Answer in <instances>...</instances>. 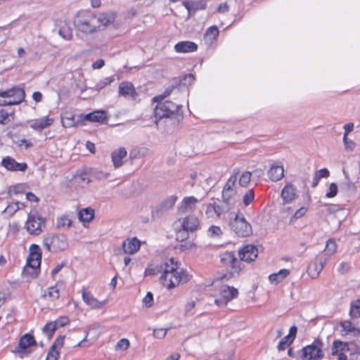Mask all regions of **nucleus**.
<instances>
[{
  "label": "nucleus",
  "instance_id": "f257e3e1",
  "mask_svg": "<svg viewBox=\"0 0 360 360\" xmlns=\"http://www.w3.org/2000/svg\"><path fill=\"white\" fill-rule=\"evenodd\" d=\"M146 276L160 274V284L167 290H172L191 281L193 276L186 269L180 268L179 264L171 257L161 262H151L145 269Z\"/></svg>",
  "mask_w": 360,
  "mask_h": 360
},
{
  "label": "nucleus",
  "instance_id": "f03ea898",
  "mask_svg": "<svg viewBox=\"0 0 360 360\" xmlns=\"http://www.w3.org/2000/svg\"><path fill=\"white\" fill-rule=\"evenodd\" d=\"M220 264L226 270L218 273L215 281H229L239 276L245 265L236 258L233 252L226 251L219 255Z\"/></svg>",
  "mask_w": 360,
  "mask_h": 360
},
{
  "label": "nucleus",
  "instance_id": "7ed1b4c3",
  "mask_svg": "<svg viewBox=\"0 0 360 360\" xmlns=\"http://www.w3.org/2000/svg\"><path fill=\"white\" fill-rule=\"evenodd\" d=\"M42 252L37 244H32L29 248V255L26 264L23 268L22 274L27 278H37L40 272Z\"/></svg>",
  "mask_w": 360,
  "mask_h": 360
},
{
  "label": "nucleus",
  "instance_id": "20e7f679",
  "mask_svg": "<svg viewBox=\"0 0 360 360\" xmlns=\"http://www.w3.org/2000/svg\"><path fill=\"white\" fill-rule=\"evenodd\" d=\"M97 22L96 21V13L91 11H80L74 18V25L80 32L85 34L97 32Z\"/></svg>",
  "mask_w": 360,
  "mask_h": 360
},
{
  "label": "nucleus",
  "instance_id": "39448f33",
  "mask_svg": "<svg viewBox=\"0 0 360 360\" xmlns=\"http://www.w3.org/2000/svg\"><path fill=\"white\" fill-rule=\"evenodd\" d=\"M25 97L23 89L14 86L7 90L0 89V105H14L20 104Z\"/></svg>",
  "mask_w": 360,
  "mask_h": 360
},
{
  "label": "nucleus",
  "instance_id": "423d86ee",
  "mask_svg": "<svg viewBox=\"0 0 360 360\" xmlns=\"http://www.w3.org/2000/svg\"><path fill=\"white\" fill-rule=\"evenodd\" d=\"M153 109V117L155 122L158 125V122L165 117H169L175 113H177L180 108V105L173 103L171 101H161Z\"/></svg>",
  "mask_w": 360,
  "mask_h": 360
},
{
  "label": "nucleus",
  "instance_id": "0eeeda50",
  "mask_svg": "<svg viewBox=\"0 0 360 360\" xmlns=\"http://www.w3.org/2000/svg\"><path fill=\"white\" fill-rule=\"evenodd\" d=\"M37 341L33 335L25 333L20 337L16 347L11 350V352L22 359L32 352L31 347L36 346Z\"/></svg>",
  "mask_w": 360,
  "mask_h": 360
},
{
  "label": "nucleus",
  "instance_id": "6e6552de",
  "mask_svg": "<svg viewBox=\"0 0 360 360\" xmlns=\"http://www.w3.org/2000/svg\"><path fill=\"white\" fill-rule=\"evenodd\" d=\"M181 223V229L177 233V239L183 240L188 237L187 233L196 231L200 226L198 218L194 214L187 215L178 220Z\"/></svg>",
  "mask_w": 360,
  "mask_h": 360
},
{
  "label": "nucleus",
  "instance_id": "1a4fd4ad",
  "mask_svg": "<svg viewBox=\"0 0 360 360\" xmlns=\"http://www.w3.org/2000/svg\"><path fill=\"white\" fill-rule=\"evenodd\" d=\"M44 245L50 252H60L65 250L68 246L66 236L63 234L52 235L44 240Z\"/></svg>",
  "mask_w": 360,
  "mask_h": 360
},
{
  "label": "nucleus",
  "instance_id": "9d476101",
  "mask_svg": "<svg viewBox=\"0 0 360 360\" xmlns=\"http://www.w3.org/2000/svg\"><path fill=\"white\" fill-rule=\"evenodd\" d=\"M323 344L319 339H316L312 344L302 349V358L307 360H321L323 357Z\"/></svg>",
  "mask_w": 360,
  "mask_h": 360
},
{
  "label": "nucleus",
  "instance_id": "9b49d317",
  "mask_svg": "<svg viewBox=\"0 0 360 360\" xmlns=\"http://www.w3.org/2000/svg\"><path fill=\"white\" fill-rule=\"evenodd\" d=\"M231 229L238 236L245 237L248 233V221L241 212H238L230 221Z\"/></svg>",
  "mask_w": 360,
  "mask_h": 360
},
{
  "label": "nucleus",
  "instance_id": "f8f14e48",
  "mask_svg": "<svg viewBox=\"0 0 360 360\" xmlns=\"http://www.w3.org/2000/svg\"><path fill=\"white\" fill-rule=\"evenodd\" d=\"M45 221L37 213H29L25 223L27 231L32 235H39L41 233V226Z\"/></svg>",
  "mask_w": 360,
  "mask_h": 360
},
{
  "label": "nucleus",
  "instance_id": "ddd939ff",
  "mask_svg": "<svg viewBox=\"0 0 360 360\" xmlns=\"http://www.w3.org/2000/svg\"><path fill=\"white\" fill-rule=\"evenodd\" d=\"M238 291L234 287L225 286L219 294V297L216 298L214 303L219 307H225L233 299L238 297Z\"/></svg>",
  "mask_w": 360,
  "mask_h": 360
},
{
  "label": "nucleus",
  "instance_id": "4468645a",
  "mask_svg": "<svg viewBox=\"0 0 360 360\" xmlns=\"http://www.w3.org/2000/svg\"><path fill=\"white\" fill-rule=\"evenodd\" d=\"M82 297L84 302L92 309H101L107 302V300H98L94 295L84 287L82 289Z\"/></svg>",
  "mask_w": 360,
  "mask_h": 360
},
{
  "label": "nucleus",
  "instance_id": "2eb2a0df",
  "mask_svg": "<svg viewBox=\"0 0 360 360\" xmlns=\"http://www.w3.org/2000/svg\"><path fill=\"white\" fill-rule=\"evenodd\" d=\"M116 18V14L113 12H103L96 13L98 32L103 30L107 26L112 24Z\"/></svg>",
  "mask_w": 360,
  "mask_h": 360
},
{
  "label": "nucleus",
  "instance_id": "dca6fc26",
  "mask_svg": "<svg viewBox=\"0 0 360 360\" xmlns=\"http://www.w3.org/2000/svg\"><path fill=\"white\" fill-rule=\"evenodd\" d=\"M1 165L11 172H25L28 167L26 162H18L11 156L4 157L1 160Z\"/></svg>",
  "mask_w": 360,
  "mask_h": 360
},
{
  "label": "nucleus",
  "instance_id": "f3484780",
  "mask_svg": "<svg viewBox=\"0 0 360 360\" xmlns=\"http://www.w3.org/2000/svg\"><path fill=\"white\" fill-rule=\"evenodd\" d=\"M349 352L348 344L340 340H335L331 348V356H337V360H347L346 353Z\"/></svg>",
  "mask_w": 360,
  "mask_h": 360
},
{
  "label": "nucleus",
  "instance_id": "a211bd4d",
  "mask_svg": "<svg viewBox=\"0 0 360 360\" xmlns=\"http://www.w3.org/2000/svg\"><path fill=\"white\" fill-rule=\"evenodd\" d=\"M118 94L124 98L136 99L138 96L134 85L129 81H123L118 86Z\"/></svg>",
  "mask_w": 360,
  "mask_h": 360
},
{
  "label": "nucleus",
  "instance_id": "6ab92c4d",
  "mask_svg": "<svg viewBox=\"0 0 360 360\" xmlns=\"http://www.w3.org/2000/svg\"><path fill=\"white\" fill-rule=\"evenodd\" d=\"M326 262L327 257H324L323 255H317L316 261L308 266L307 271L309 276L313 278H317Z\"/></svg>",
  "mask_w": 360,
  "mask_h": 360
},
{
  "label": "nucleus",
  "instance_id": "aec40b11",
  "mask_svg": "<svg viewBox=\"0 0 360 360\" xmlns=\"http://www.w3.org/2000/svg\"><path fill=\"white\" fill-rule=\"evenodd\" d=\"M199 200L194 196H188L183 198L177 207V212L180 214L193 211Z\"/></svg>",
  "mask_w": 360,
  "mask_h": 360
},
{
  "label": "nucleus",
  "instance_id": "412c9836",
  "mask_svg": "<svg viewBox=\"0 0 360 360\" xmlns=\"http://www.w3.org/2000/svg\"><path fill=\"white\" fill-rule=\"evenodd\" d=\"M54 122V119L49 116L34 119L30 121V127L38 131L51 127Z\"/></svg>",
  "mask_w": 360,
  "mask_h": 360
},
{
  "label": "nucleus",
  "instance_id": "4be33fe9",
  "mask_svg": "<svg viewBox=\"0 0 360 360\" xmlns=\"http://www.w3.org/2000/svg\"><path fill=\"white\" fill-rule=\"evenodd\" d=\"M141 247V241L136 237L129 238L122 243V250L125 254L134 255Z\"/></svg>",
  "mask_w": 360,
  "mask_h": 360
},
{
  "label": "nucleus",
  "instance_id": "5701e85b",
  "mask_svg": "<svg viewBox=\"0 0 360 360\" xmlns=\"http://www.w3.org/2000/svg\"><path fill=\"white\" fill-rule=\"evenodd\" d=\"M198 44L190 41H179L174 46V51L179 53L195 52L198 50Z\"/></svg>",
  "mask_w": 360,
  "mask_h": 360
},
{
  "label": "nucleus",
  "instance_id": "b1692460",
  "mask_svg": "<svg viewBox=\"0 0 360 360\" xmlns=\"http://www.w3.org/2000/svg\"><path fill=\"white\" fill-rule=\"evenodd\" d=\"M127 155V151L124 147H121L117 150H115L111 153V158L115 167L118 168L123 164V159Z\"/></svg>",
  "mask_w": 360,
  "mask_h": 360
},
{
  "label": "nucleus",
  "instance_id": "393cba45",
  "mask_svg": "<svg viewBox=\"0 0 360 360\" xmlns=\"http://www.w3.org/2000/svg\"><path fill=\"white\" fill-rule=\"evenodd\" d=\"M84 120L92 122L104 123L108 120L107 113L105 110H95L84 116Z\"/></svg>",
  "mask_w": 360,
  "mask_h": 360
},
{
  "label": "nucleus",
  "instance_id": "a878e982",
  "mask_svg": "<svg viewBox=\"0 0 360 360\" xmlns=\"http://www.w3.org/2000/svg\"><path fill=\"white\" fill-rule=\"evenodd\" d=\"M77 215L79 219L86 226V224H89L94 219L95 215L94 210L90 207L84 208L78 212Z\"/></svg>",
  "mask_w": 360,
  "mask_h": 360
},
{
  "label": "nucleus",
  "instance_id": "bb28decb",
  "mask_svg": "<svg viewBox=\"0 0 360 360\" xmlns=\"http://www.w3.org/2000/svg\"><path fill=\"white\" fill-rule=\"evenodd\" d=\"M284 174V169L281 165H273L268 171V175L273 181L281 180Z\"/></svg>",
  "mask_w": 360,
  "mask_h": 360
},
{
  "label": "nucleus",
  "instance_id": "cd10ccee",
  "mask_svg": "<svg viewBox=\"0 0 360 360\" xmlns=\"http://www.w3.org/2000/svg\"><path fill=\"white\" fill-rule=\"evenodd\" d=\"M43 298L51 302L56 301L60 297V290L57 285L49 287L42 295Z\"/></svg>",
  "mask_w": 360,
  "mask_h": 360
},
{
  "label": "nucleus",
  "instance_id": "c85d7f7f",
  "mask_svg": "<svg viewBox=\"0 0 360 360\" xmlns=\"http://www.w3.org/2000/svg\"><path fill=\"white\" fill-rule=\"evenodd\" d=\"M219 30L216 25L209 27L205 33V39L210 44L215 42L219 37Z\"/></svg>",
  "mask_w": 360,
  "mask_h": 360
},
{
  "label": "nucleus",
  "instance_id": "c756f323",
  "mask_svg": "<svg viewBox=\"0 0 360 360\" xmlns=\"http://www.w3.org/2000/svg\"><path fill=\"white\" fill-rule=\"evenodd\" d=\"M295 196V189L292 185H286L281 192V197L285 203L291 202Z\"/></svg>",
  "mask_w": 360,
  "mask_h": 360
},
{
  "label": "nucleus",
  "instance_id": "7c9ffc66",
  "mask_svg": "<svg viewBox=\"0 0 360 360\" xmlns=\"http://www.w3.org/2000/svg\"><path fill=\"white\" fill-rule=\"evenodd\" d=\"M222 213L221 207L216 202L209 203L206 206L205 214L208 217H213L214 214L219 218Z\"/></svg>",
  "mask_w": 360,
  "mask_h": 360
},
{
  "label": "nucleus",
  "instance_id": "2f4dec72",
  "mask_svg": "<svg viewBox=\"0 0 360 360\" xmlns=\"http://www.w3.org/2000/svg\"><path fill=\"white\" fill-rule=\"evenodd\" d=\"M290 274L288 269H281L278 272L269 275V280L273 284H278L285 278Z\"/></svg>",
  "mask_w": 360,
  "mask_h": 360
},
{
  "label": "nucleus",
  "instance_id": "473e14b6",
  "mask_svg": "<svg viewBox=\"0 0 360 360\" xmlns=\"http://www.w3.org/2000/svg\"><path fill=\"white\" fill-rule=\"evenodd\" d=\"M337 250V244L333 239H329L326 245L325 249L323 252L319 254V255H323L324 257H327V261L329 257L335 253Z\"/></svg>",
  "mask_w": 360,
  "mask_h": 360
},
{
  "label": "nucleus",
  "instance_id": "72a5a7b5",
  "mask_svg": "<svg viewBox=\"0 0 360 360\" xmlns=\"http://www.w3.org/2000/svg\"><path fill=\"white\" fill-rule=\"evenodd\" d=\"M20 210V204L19 202H10L3 211V214L8 218L12 217L14 214Z\"/></svg>",
  "mask_w": 360,
  "mask_h": 360
},
{
  "label": "nucleus",
  "instance_id": "f704fd0d",
  "mask_svg": "<svg viewBox=\"0 0 360 360\" xmlns=\"http://www.w3.org/2000/svg\"><path fill=\"white\" fill-rule=\"evenodd\" d=\"M76 124L75 115L72 112H66L62 117V124L65 128L72 127Z\"/></svg>",
  "mask_w": 360,
  "mask_h": 360
},
{
  "label": "nucleus",
  "instance_id": "c9c22d12",
  "mask_svg": "<svg viewBox=\"0 0 360 360\" xmlns=\"http://www.w3.org/2000/svg\"><path fill=\"white\" fill-rule=\"evenodd\" d=\"M349 315L352 319L360 317V299L351 302Z\"/></svg>",
  "mask_w": 360,
  "mask_h": 360
},
{
  "label": "nucleus",
  "instance_id": "e433bc0d",
  "mask_svg": "<svg viewBox=\"0 0 360 360\" xmlns=\"http://www.w3.org/2000/svg\"><path fill=\"white\" fill-rule=\"evenodd\" d=\"M75 178L79 184H88L90 182L89 172L86 169L79 170Z\"/></svg>",
  "mask_w": 360,
  "mask_h": 360
},
{
  "label": "nucleus",
  "instance_id": "4c0bfd02",
  "mask_svg": "<svg viewBox=\"0 0 360 360\" xmlns=\"http://www.w3.org/2000/svg\"><path fill=\"white\" fill-rule=\"evenodd\" d=\"M356 185L352 182L347 176H346V181L343 182L340 186L341 192L345 193H353L356 191Z\"/></svg>",
  "mask_w": 360,
  "mask_h": 360
},
{
  "label": "nucleus",
  "instance_id": "58836bf2",
  "mask_svg": "<svg viewBox=\"0 0 360 360\" xmlns=\"http://www.w3.org/2000/svg\"><path fill=\"white\" fill-rule=\"evenodd\" d=\"M56 329L57 327L56 326V323H54L53 321H50L45 324L42 329V331L45 335H47L49 338H51L53 336Z\"/></svg>",
  "mask_w": 360,
  "mask_h": 360
},
{
  "label": "nucleus",
  "instance_id": "ea45409f",
  "mask_svg": "<svg viewBox=\"0 0 360 360\" xmlns=\"http://www.w3.org/2000/svg\"><path fill=\"white\" fill-rule=\"evenodd\" d=\"M264 170L261 167H257L249 171V182L252 181L257 184V180L263 175Z\"/></svg>",
  "mask_w": 360,
  "mask_h": 360
},
{
  "label": "nucleus",
  "instance_id": "a19ab883",
  "mask_svg": "<svg viewBox=\"0 0 360 360\" xmlns=\"http://www.w3.org/2000/svg\"><path fill=\"white\" fill-rule=\"evenodd\" d=\"M72 225V220L68 215H63L57 219L58 228H69Z\"/></svg>",
  "mask_w": 360,
  "mask_h": 360
},
{
  "label": "nucleus",
  "instance_id": "79ce46f5",
  "mask_svg": "<svg viewBox=\"0 0 360 360\" xmlns=\"http://www.w3.org/2000/svg\"><path fill=\"white\" fill-rule=\"evenodd\" d=\"M174 86H170L169 88H167V89H165L162 94H160V95H158V96H154L152 100H151V102L152 103H160L161 101H162L165 98L168 97L172 92L173 89H174Z\"/></svg>",
  "mask_w": 360,
  "mask_h": 360
},
{
  "label": "nucleus",
  "instance_id": "37998d69",
  "mask_svg": "<svg viewBox=\"0 0 360 360\" xmlns=\"http://www.w3.org/2000/svg\"><path fill=\"white\" fill-rule=\"evenodd\" d=\"M235 193L233 188L227 183L222 191V198L224 201L228 202Z\"/></svg>",
  "mask_w": 360,
  "mask_h": 360
},
{
  "label": "nucleus",
  "instance_id": "c03bdc74",
  "mask_svg": "<svg viewBox=\"0 0 360 360\" xmlns=\"http://www.w3.org/2000/svg\"><path fill=\"white\" fill-rule=\"evenodd\" d=\"M130 345V342L128 339L127 338H122L120 340L116 345H115V350L116 351H126L129 349Z\"/></svg>",
  "mask_w": 360,
  "mask_h": 360
},
{
  "label": "nucleus",
  "instance_id": "a18cd8bd",
  "mask_svg": "<svg viewBox=\"0 0 360 360\" xmlns=\"http://www.w3.org/2000/svg\"><path fill=\"white\" fill-rule=\"evenodd\" d=\"M60 355L59 349H56L55 345H52L49 351L47 354L46 358L45 360H58Z\"/></svg>",
  "mask_w": 360,
  "mask_h": 360
},
{
  "label": "nucleus",
  "instance_id": "49530a36",
  "mask_svg": "<svg viewBox=\"0 0 360 360\" xmlns=\"http://www.w3.org/2000/svg\"><path fill=\"white\" fill-rule=\"evenodd\" d=\"M59 34L65 39L70 40L72 37V32L68 26L62 27L59 30Z\"/></svg>",
  "mask_w": 360,
  "mask_h": 360
},
{
  "label": "nucleus",
  "instance_id": "de8ad7c7",
  "mask_svg": "<svg viewBox=\"0 0 360 360\" xmlns=\"http://www.w3.org/2000/svg\"><path fill=\"white\" fill-rule=\"evenodd\" d=\"M13 115V112H8L5 109L0 110V124H6L10 122V117Z\"/></svg>",
  "mask_w": 360,
  "mask_h": 360
},
{
  "label": "nucleus",
  "instance_id": "09e8293b",
  "mask_svg": "<svg viewBox=\"0 0 360 360\" xmlns=\"http://www.w3.org/2000/svg\"><path fill=\"white\" fill-rule=\"evenodd\" d=\"M292 342H290V338H289V336H285L283 338L278 345V349L279 351H283L286 349L287 347H288Z\"/></svg>",
  "mask_w": 360,
  "mask_h": 360
},
{
  "label": "nucleus",
  "instance_id": "8fccbe9b",
  "mask_svg": "<svg viewBox=\"0 0 360 360\" xmlns=\"http://www.w3.org/2000/svg\"><path fill=\"white\" fill-rule=\"evenodd\" d=\"M338 188L335 183H331L329 186L328 192L326 193V197L331 198L335 197L338 193Z\"/></svg>",
  "mask_w": 360,
  "mask_h": 360
},
{
  "label": "nucleus",
  "instance_id": "3c124183",
  "mask_svg": "<svg viewBox=\"0 0 360 360\" xmlns=\"http://www.w3.org/2000/svg\"><path fill=\"white\" fill-rule=\"evenodd\" d=\"M307 209L305 207H302L300 209H298L294 214L292 216L290 219V222H292L294 220H297V219L301 218L302 216H304L307 212Z\"/></svg>",
  "mask_w": 360,
  "mask_h": 360
},
{
  "label": "nucleus",
  "instance_id": "603ef678",
  "mask_svg": "<svg viewBox=\"0 0 360 360\" xmlns=\"http://www.w3.org/2000/svg\"><path fill=\"white\" fill-rule=\"evenodd\" d=\"M208 232L210 233V236L212 237H214V236L219 237L223 234V232H222L221 228L218 226H214V225L211 226L209 228Z\"/></svg>",
  "mask_w": 360,
  "mask_h": 360
},
{
  "label": "nucleus",
  "instance_id": "864d4df0",
  "mask_svg": "<svg viewBox=\"0 0 360 360\" xmlns=\"http://www.w3.org/2000/svg\"><path fill=\"white\" fill-rule=\"evenodd\" d=\"M143 303L145 307H150L153 303V295L152 292H147L146 295L143 299Z\"/></svg>",
  "mask_w": 360,
  "mask_h": 360
},
{
  "label": "nucleus",
  "instance_id": "5fc2aeb1",
  "mask_svg": "<svg viewBox=\"0 0 360 360\" xmlns=\"http://www.w3.org/2000/svg\"><path fill=\"white\" fill-rule=\"evenodd\" d=\"M258 255V249L255 245H249V262L254 261Z\"/></svg>",
  "mask_w": 360,
  "mask_h": 360
},
{
  "label": "nucleus",
  "instance_id": "6e6d98bb",
  "mask_svg": "<svg viewBox=\"0 0 360 360\" xmlns=\"http://www.w3.org/2000/svg\"><path fill=\"white\" fill-rule=\"evenodd\" d=\"M58 328L63 327L69 323V319L67 316H60L58 319L53 321Z\"/></svg>",
  "mask_w": 360,
  "mask_h": 360
},
{
  "label": "nucleus",
  "instance_id": "4d7b16f0",
  "mask_svg": "<svg viewBox=\"0 0 360 360\" xmlns=\"http://www.w3.org/2000/svg\"><path fill=\"white\" fill-rule=\"evenodd\" d=\"M17 145L19 147L27 149L32 146V143L30 140L21 139L17 141Z\"/></svg>",
  "mask_w": 360,
  "mask_h": 360
},
{
  "label": "nucleus",
  "instance_id": "13d9d810",
  "mask_svg": "<svg viewBox=\"0 0 360 360\" xmlns=\"http://www.w3.org/2000/svg\"><path fill=\"white\" fill-rule=\"evenodd\" d=\"M340 325L342 327L343 330L345 331L346 333H349L355 330L352 322L349 321H343L341 323Z\"/></svg>",
  "mask_w": 360,
  "mask_h": 360
},
{
  "label": "nucleus",
  "instance_id": "bf43d9fd",
  "mask_svg": "<svg viewBox=\"0 0 360 360\" xmlns=\"http://www.w3.org/2000/svg\"><path fill=\"white\" fill-rule=\"evenodd\" d=\"M115 80L113 77H105L104 79L101 80L99 83L97 84L100 89H103L107 85H109Z\"/></svg>",
  "mask_w": 360,
  "mask_h": 360
},
{
  "label": "nucleus",
  "instance_id": "052dcab7",
  "mask_svg": "<svg viewBox=\"0 0 360 360\" xmlns=\"http://www.w3.org/2000/svg\"><path fill=\"white\" fill-rule=\"evenodd\" d=\"M343 142L345 148L347 150H353L354 149L355 143L353 141L348 139L347 136L343 137Z\"/></svg>",
  "mask_w": 360,
  "mask_h": 360
},
{
  "label": "nucleus",
  "instance_id": "680f3d73",
  "mask_svg": "<svg viewBox=\"0 0 360 360\" xmlns=\"http://www.w3.org/2000/svg\"><path fill=\"white\" fill-rule=\"evenodd\" d=\"M248 254V245H244L239 251H238V256L240 259L238 261H240V263H242L243 261H247L248 259L245 258L246 255Z\"/></svg>",
  "mask_w": 360,
  "mask_h": 360
},
{
  "label": "nucleus",
  "instance_id": "e2e57ef3",
  "mask_svg": "<svg viewBox=\"0 0 360 360\" xmlns=\"http://www.w3.org/2000/svg\"><path fill=\"white\" fill-rule=\"evenodd\" d=\"M329 175L330 172L326 168H323L316 172V176H317L320 179L321 178H327L329 176Z\"/></svg>",
  "mask_w": 360,
  "mask_h": 360
},
{
  "label": "nucleus",
  "instance_id": "0e129e2a",
  "mask_svg": "<svg viewBox=\"0 0 360 360\" xmlns=\"http://www.w3.org/2000/svg\"><path fill=\"white\" fill-rule=\"evenodd\" d=\"M167 330L163 328L155 329L153 331V335L157 338H163L167 334Z\"/></svg>",
  "mask_w": 360,
  "mask_h": 360
},
{
  "label": "nucleus",
  "instance_id": "69168bd1",
  "mask_svg": "<svg viewBox=\"0 0 360 360\" xmlns=\"http://www.w3.org/2000/svg\"><path fill=\"white\" fill-rule=\"evenodd\" d=\"M349 269H350L349 264H348L347 262H342L340 264V266L338 270L340 274H343L347 273Z\"/></svg>",
  "mask_w": 360,
  "mask_h": 360
},
{
  "label": "nucleus",
  "instance_id": "338daca9",
  "mask_svg": "<svg viewBox=\"0 0 360 360\" xmlns=\"http://www.w3.org/2000/svg\"><path fill=\"white\" fill-rule=\"evenodd\" d=\"M229 6L226 3L220 4L217 8V12H219L220 13H226L229 11Z\"/></svg>",
  "mask_w": 360,
  "mask_h": 360
},
{
  "label": "nucleus",
  "instance_id": "774afa93",
  "mask_svg": "<svg viewBox=\"0 0 360 360\" xmlns=\"http://www.w3.org/2000/svg\"><path fill=\"white\" fill-rule=\"evenodd\" d=\"M195 307V302L192 300L187 302L185 305V312L188 314L191 312Z\"/></svg>",
  "mask_w": 360,
  "mask_h": 360
}]
</instances>
